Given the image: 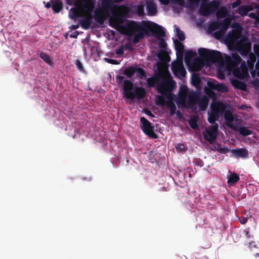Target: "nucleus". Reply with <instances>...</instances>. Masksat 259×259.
Returning <instances> with one entry per match:
<instances>
[{"mask_svg": "<svg viewBox=\"0 0 259 259\" xmlns=\"http://www.w3.org/2000/svg\"><path fill=\"white\" fill-rule=\"evenodd\" d=\"M225 42L228 45L234 48L242 56H247V63H242L239 67L241 59L237 54L233 53L230 57L219 51L205 48L199 49L198 53L206 59L207 66L210 68L213 65L215 66L218 78L224 79L231 75L238 79L247 78L249 76L248 70L253 67L255 62V59L251 52V42L240 32L233 31L228 33Z\"/></svg>", "mask_w": 259, "mask_h": 259, "instance_id": "1", "label": "nucleus"}, {"mask_svg": "<svg viewBox=\"0 0 259 259\" xmlns=\"http://www.w3.org/2000/svg\"><path fill=\"white\" fill-rule=\"evenodd\" d=\"M204 91L206 95L201 96L199 91L190 90L187 87L182 85L180 87L176 102L179 108L192 109H195L198 104L199 109L204 111L208 106L209 98H212L210 110L208 112V120L210 123H213L218 120L226 108L224 103L217 99L214 91L226 93L228 91V88L225 84L218 83L217 81H208Z\"/></svg>", "mask_w": 259, "mask_h": 259, "instance_id": "2", "label": "nucleus"}, {"mask_svg": "<svg viewBox=\"0 0 259 259\" xmlns=\"http://www.w3.org/2000/svg\"><path fill=\"white\" fill-rule=\"evenodd\" d=\"M110 25L121 33L130 36H134L133 42H138L149 32L155 35L157 43L162 51H164L166 44L163 37L165 36L164 28L157 24L149 22H136L126 20L124 17L118 15L109 19Z\"/></svg>", "mask_w": 259, "mask_h": 259, "instance_id": "3", "label": "nucleus"}, {"mask_svg": "<svg viewBox=\"0 0 259 259\" xmlns=\"http://www.w3.org/2000/svg\"><path fill=\"white\" fill-rule=\"evenodd\" d=\"M75 4L78 8H71L69 12V17L74 20L82 17L80 23L84 29L90 27L93 18L102 22L104 18L109 16L114 11L112 0H102L101 6L95 9L96 0H76Z\"/></svg>", "mask_w": 259, "mask_h": 259, "instance_id": "4", "label": "nucleus"}, {"mask_svg": "<svg viewBox=\"0 0 259 259\" xmlns=\"http://www.w3.org/2000/svg\"><path fill=\"white\" fill-rule=\"evenodd\" d=\"M136 67L131 66L127 68L123 74L119 75L117 77L118 83L122 85L123 95L130 100H133L137 98L141 99L146 95L145 90L142 87H137L134 89L133 82L128 79H126L124 75L129 78L132 77L136 72Z\"/></svg>", "mask_w": 259, "mask_h": 259, "instance_id": "5", "label": "nucleus"}, {"mask_svg": "<svg viewBox=\"0 0 259 259\" xmlns=\"http://www.w3.org/2000/svg\"><path fill=\"white\" fill-rule=\"evenodd\" d=\"M148 87H153L157 85V90L159 93L165 94L172 90L175 85V82L169 75L159 74L154 77H149L147 79Z\"/></svg>", "mask_w": 259, "mask_h": 259, "instance_id": "6", "label": "nucleus"}, {"mask_svg": "<svg viewBox=\"0 0 259 259\" xmlns=\"http://www.w3.org/2000/svg\"><path fill=\"white\" fill-rule=\"evenodd\" d=\"M228 28V24L226 21L222 22L213 21L208 25V29L213 32L214 36L217 38H222L224 36Z\"/></svg>", "mask_w": 259, "mask_h": 259, "instance_id": "7", "label": "nucleus"}, {"mask_svg": "<svg viewBox=\"0 0 259 259\" xmlns=\"http://www.w3.org/2000/svg\"><path fill=\"white\" fill-rule=\"evenodd\" d=\"M199 4V0H171V5L175 12H179L183 7L193 10L197 8Z\"/></svg>", "mask_w": 259, "mask_h": 259, "instance_id": "8", "label": "nucleus"}, {"mask_svg": "<svg viewBox=\"0 0 259 259\" xmlns=\"http://www.w3.org/2000/svg\"><path fill=\"white\" fill-rule=\"evenodd\" d=\"M219 6L220 3L216 1L203 2L200 6L199 12L202 16H208L215 13Z\"/></svg>", "mask_w": 259, "mask_h": 259, "instance_id": "9", "label": "nucleus"}, {"mask_svg": "<svg viewBox=\"0 0 259 259\" xmlns=\"http://www.w3.org/2000/svg\"><path fill=\"white\" fill-rule=\"evenodd\" d=\"M172 71L175 75L182 79L186 75V71L184 66L182 58L177 59L171 63Z\"/></svg>", "mask_w": 259, "mask_h": 259, "instance_id": "10", "label": "nucleus"}, {"mask_svg": "<svg viewBox=\"0 0 259 259\" xmlns=\"http://www.w3.org/2000/svg\"><path fill=\"white\" fill-rule=\"evenodd\" d=\"M196 52L190 50L187 52L185 55L186 61L196 66L198 69H201L204 65L203 62L199 57H196Z\"/></svg>", "mask_w": 259, "mask_h": 259, "instance_id": "11", "label": "nucleus"}, {"mask_svg": "<svg viewBox=\"0 0 259 259\" xmlns=\"http://www.w3.org/2000/svg\"><path fill=\"white\" fill-rule=\"evenodd\" d=\"M218 125H211L206 128L203 133L206 140L212 143L215 140L218 134Z\"/></svg>", "mask_w": 259, "mask_h": 259, "instance_id": "12", "label": "nucleus"}, {"mask_svg": "<svg viewBox=\"0 0 259 259\" xmlns=\"http://www.w3.org/2000/svg\"><path fill=\"white\" fill-rule=\"evenodd\" d=\"M141 126L143 132L149 136H151L153 132V127L150 122L144 117L140 119Z\"/></svg>", "mask_w": 259, "mask_h": 259, "instance_id": "13", "label": "nucleus"}, {"mask_svg": "<svg viewBox=\"0 0 259 259\" xmlns=\"http://www.w3.org/2000/svg\"><path fill=\"white\" fill-rule=\"evenodd\" d=\"M146 9L148 15L155 16L157 14V6L154 0L146 1Z\"/></svg>", "mask_w": 259, "mask_h": 259, "instance_id": "14", "label": "nucleus"}, {"mask_svg": "<svg viewBox=\"0 0 259 259\" xmlns=\"http://www.w3.org/2000/svg\"><path fill=\"white\" fill-rule=\"evenodd\" d=\"M224 104L225 105V106H226V105L224 103ZM226 107L227 106H226ZM226 109L224 110L223 113H222V114L221 115H220L219 116V117L220 116H222L223 115V114H224V117H225V119L226 121V122H227V125L230 127V128H232V126L233 125H236V120H234V116L232 114V113L229 111H225Z\"/></svg>", "mask_w": 259, "mask_h": 259, "instance_id": "15", "label": "nucleus"}, {"mask_svg": "<svg viewBox=\"0 0 259 259\" xmlns=\"http://www.w3.org/2000/svg\"><path fill=\"white\" fill-rule=\"evenodd\" d=\"M173 41L178 58H182L184 49V45L180 40L177 39L173 38Z\"/></svg>", "mask_w": 259, "mask_h": 259, "instance_id": "16", "label": "nucleus"}, {"mask_svg": "<svg viewBox=\"0 0 259 259\" xmlns=\"http://www.w3.org/2000/svg\"><path fill=\"white\" fill-rule=\"evenodd\" d=\"M236 125H233L232 128L235 130H238L239 134L242 136H248L251 134L250 130L248 129L246 127L241 126L238 123V120L236 121Z\"/></svg>", "mask_w": 259, "mask_h": 259, "instance_id": "17", "label": "nucleus"}, {"mask_svg": "<svg viewBox=\"0 0 259 259\" xmlns=\"http://www.w3.org/2000/svg\"><path fill=\"white\" fill-rule=\"evenodd\" d=\"M227 183L229 186L236 184L240 179L239 176L236 173L229 171L227 175Z\"/></svg>", "mask_w": 259, "mask_h": 259, "instance_id": "18", "label": "nucleus"}, {"mask_svg": "<svg viewBox=\"0 0 259 259\" xmlns=\"http://www.w3.org/2000/svg\"><path fill=\"white\" fill-rule=\"evenodd\" d=\"M254 7L250 5H244L239 7L237 12L241 16H245L248 15L249 11H252Z\"/></svg>", "mask_w": 259, "mask_h": 259, "instance_id": "19", "label": "nucleus"}, {"mask_svg": "<svg viewBox=\"0 0 259 259\" xmlns=\"http://www.w3.org/2000/svg\"><path fill=\"white\" fill-rule=\"evenodd\" d=\"M231 153L236 157L246 158L247 157L248 152L245 149H235L231 150Z\"/></svg>", "mask_w": 259, "mask_h": 259, "instance_id": "20", "label": "nucleus"}, {"mask_svg": "<svg viewBox=\"0 0 259 259\" xmlns=\"http://www.w3.org/2000/svg\"><path fill=\"white\" fill-rule=\"evenodd\" d=\"M52 8L55 13H59L62 9L63 4L61 0H51Z\"/></svg>", "mask_w": 259, "mask_h": 259, "instance_id": "21", "label": "nucleus"}, {"mask_svg": "<svg viewBox=\"0 0 259 259\" xmlns=\"http://www.w3.org/2000/svg\"><path fill=\"white\" fill-rule=\"evenodd\" d=\"M232 84L235 88L239 89L242 91L246 90V85L242 81L234 80L232 81Z\"/></svg>", "mask_w": 259, "mask_h": 259, "instance_id": "22", "label": "nucleus"}, {"mask_svg": "<svg viewBox=\"0 0 259 259\" xmlns=\"http://www.w3.org/2000/svg\"><path fill=\"white\" fill-rule=\"evenodd\" d=\"M175 33L178 37L179 40L182 41L185 39V34L176 25H174Z\"/></svg>", "mask_w": 259, "mask_h": 259, "instance_id": "23", "label": "nucleus"}, {"mask_svg": "<svg viewBox=\"0 0 259 259\" xmlns=\"http://www.w3.org/2000/svg\"><path fill=\"white\" fill-rule=\"evenodd\" d=\"M136 70L135 74L137 77L143 79L146 77L145 71L142 68L136 67Z\"/></svg>", "mask_w": 259, "mask_h": 259, "instance_id": "24", "label": "nucleus"}, {"mask_svg": "<svg viewBox=\"0 0 259 259\" xmlns=\"http://www.w3.org/2000/svg\"><path fill=\"white\" fill-rule=\"evenodd\" d=\"M40 57L47 64L51 65L52 63V59L46 53L42 52L40 54Z\"/></svg>", "mask_w": 259, "mask_h": 259, "instance_id": "25", "label": "nucleus"}, {"mask_svg": "<svg viewBox=\"0 0 259 259\" xmlns=\"http://www.w3.org/2000/svg\"><path fill=\"white\" fill-rule=\"evenodd\" d=\"M228 12L226 8H221L217 13V16L219 18L225 17L227 15Z\"/></svg>", "mask_w": 259, "mask_h": 259, "instance_id": "26", "label": "nucleus"}, {"mask_svg": "<svg viewBox=\"0 0 259 259\" xmlns=\"http://www.w3.org/2000/svg\"><path fill=\"white\" fill-rule=\"evenodd\" d=\"M191 82L194 86L198 87L200 83V80L198 76L194 75L192 76Z\"/></svg>", "mask_w": 259, "mask_h": 259, "instance_id": "27", "label": "nucleus"}, {"mask_svg": "<svg viewBox=\"0 0 259 259\" xmlns=\"http://www.w3.org/2000/svg\"><path fill=\"white\" fill-rule=\"evenodd\" d=\"M75 64L76 66L77 69L79 70L80 72L82 73H85V71L83 68V65L81 61L79 59H76L75 62Z\"/></svg>", "mask_w": 259, "mask_h": 259, "instance_id": "28", "label": "nucleus"}, {"mask_svg": "<svg viewBox=\"0 0 259 259\" xmlns=\"http://www.w3.org/2000/svg\"><path fill=\"white\" fill-rule=\"evenodd\" d=\"M189 123L193 129H196L198 126L197 120L195 118H191L189 121Z\"/></svg>", "mask_w": 259, "mask_h": 259, "instance_id": "29", "label": "nucleus"}, {"mask_svg": "<svg viewBox=\"0 0 259 259\" xmlns=\"http://www.w3.org/2000/svg\"><path fill=\"white\" fill-rule=\"evenodd\" d=\"M250 73L253 77H254L256 74L259 76V61H257L255 65V69L251 71Z\"/></svg>", "mask_w": 259, "mask_h": 259, "instance_id": "30", "label": "nucleus"}, {"mask_svg": "<svg viewBox=\"0 0 259 259\" xmlns=\"http://www.w3.org/2000/svg\"><path fill=\"white\" fill-rule=\"evenodd\" d=\"M136 12L139 16H142L144 14V7L142 5H139L136 8Z\"/></svg>", "mask_w": 259, "mask_h": 259, "instance_id": "31", "label": "nucleus"}, {"mask_svg": "<svg viewBox=\"0 0 259 259\" xmlns=\"http://www.w3.org/2000/svg\"><path fill=\"white\" fill-rule=\"evenodd\" d=\"M123 50L124 49L123 46L118 48L115 53L116 58H120L122 56L124 53Z\"/></svg>", "mask_w": 259, "mask_h": 259, "instance_id": "32", "label": "nucleus"}, {"mask_svg": "<svg viewBox=\"0 0 259 259\" xmlns=\"http://www.w3.org/2000/svg\"><path fill=\"white\" fill-rule=\"evenodd\" d=\"M168 108L169 109V112H170V115H171V116L174 115L176 113V110H177L176 107L175 105L174 104V103H170L169 105Z\"/></svg>", "mask_w": 259, "mask_h": 259, "instance_id": "33", "label": "nucleus"}, {"mask_svg": "<svg viewBox=\"0 0 259 259\" xmlns=\"http://www.w3.org/2000/svg\"><path fill=\"white\" fill-rule=\"evenodd\" d=\"M104 59L106 62L112 64H119L121 61V60H117L107 58H105Z\"/></svg>", "mask_w": 259, "mask_h": 259, "instance_id": "34", "label": "nucleus"}, {"mask_svg": "<svg viewBox=\"0 0 259 259\" xmlns=\"http://www.w3.org/2000/svg\"><path fill=\"white\" fill-rule=\"evenodd\" d=\"M248 16L250 18L254 19V20H255L254 21V24L255 25L258 24V16H257V14H256L255 13L252 12V13H250L248 15Z\"/></svg>", "mask_w": 259, "mask_h": 259, "instance_id": "35", "label": "nucleus"}, {"mask_svg": "<svg viewBox=\"0 0 259 259\" xmlns=\"http://www.w3.org/2000/svg\"><path fill=\"white\" fill-rule=\"evenodd\" d=\"M240 4V0H236L235 2L232 3V7L233 9L237 8Z\"/></svg>", "mask_w": 259, "mask_h": 259, "instance_id": "36", "label": "nucleus"}, {"mask_svg": "<svg viewBox=\"0 0 259 259\" xmlns=\"http://www.w3.org/2000/svg\"><path fill=\"white\" fill-rule=\"evenodd\" d=\"M249 247L252 250L253 248H257V245L254 242H251L249 244Z\"/></svg>", "mask_w": 259, "mask_h": 259, "instance_id": "37", "label": "nucleus"}, {"mask_svg": "<svg viewBox=\"0 0 259 259\" xmlns=\"http://www.w3.org/2000/svg\"><path fill=\"white\" fill-rule=\"evenodd\" d=\"M176 147L177 150H179L180 151H182L184 149L185 146L182 144H178L177 145Z\"/></svg>", "mask_w": 259, "mask_h": 259, "instance_id": "38", "label": "nucleus"}, {"mask_svg": "<svg viewBox=\"0 0 259 259\" xmlns=\"http://www.w3.org/2000/svg\"><path fill=\"white\" fill-rule=\"evenodd\" d=\"M247 221H248V219L246 217H242L241 219H240V220H239L240 223L241 224H246V222H247Z\"/></svg>", "mask_w": 259, "mask_h": 259, "instance_id": "39", "label": "nucleus"}, {"mask_svg": "<svg viewBox=\"0 0 259 259\" xmlns=\"http://www.w3.org/2000/svg\"><path fill=\"white\" fill-rule=\"evenodd\" d=\"M158 1L161 4L164 5H167L170 3V2H171L170 0H158Z\"/></svg>", "mask_w": 259, "mask_h": 259, "instance_id": "40", "label": "nucleus"}, {"mask_svg": "<svg viewBox=\"0 0 259 259\" xmlns=\"http://www.w3.org/2000/svg\"><path fill=\"white\" fill-rule=\"evenodd\" d=\"M123 49H125L128 50H131L132 49V47L130 44H125L124 46H123Z\"/></svg>", "mask_w": 259, "mask_h": 259, "instance_id": "41", "label": "nucleus"}, {"mask_svg": "<svg viewBox=\"0 0 259 259\" xmlns=\"http://www.w3.org/2000/svg\"><path fill=\"white\" fill-rule=\"evenodd\" d=\"M244 233L245 234L246 238H249L250 235L249 234V229H246L243 231Z\"/></svg>", "mask_w": 259, "mask_h": 259, "instance_id": "42", "label": "nucleus"}, {"mask_svg": "<svg viewBox=\"0 0 259 259\" xmlns=\"http://www.w3.org/2000/svg\"><path fill=\"white\" fill-rule=\"evenodd\" d=\"M254 9L257 10V16H258V24H259V4L255 5Z\"/></svg>", "mask_w": 259, "mask_h": 259, "instance_id": "43", "label": "nucleus"}, {"mask_svg": "<svg viewBox=\"0 0 259 259\" xmlns=\"http://www.w3.org/2000/svg\"><path fill=\"white\" fill-rule=\"evenodd\" d=\"M252 84L255 87H257L259 86V80L257 79L252 82Z\"/></svg>", "mask_w": 259, "mask_h": 259, "instance_id": "44", "label": "nucleus"}, {"mask_svg": "<svg viewBox=\"0 0 259 259\" xmlns=\"http://www.w3.org/2000/svg\"><path fill=\"white\" fill-rule=\"evenodd\" d=\"M176 114L178 118H181L182 117V114H181V112L179 111H176Z\"/></svg>", "mask_w": 259, "mask_h": 259, "instance_id": "45", "label": "nucleus"}, {"mask_svg": "<svg viewBox=\"0 0 259 259\" xmlns=\"http://www.w3.org/2000/svg\"><path fill=\"white\" fill-rule=\"evenodd\" d=\"M78 35V33L76 32H74L73 34H70V37L72 38H76Z\"/></svg>", "mask_w": 259, "mask_h": 259, "instance_id": "46", "label": "nucleus"}, {"mask_svg": "<svg viewBox=\"0 0 259 259\" xmlns=\"http://www.w3.org/2000/svg\"><path fill=\"white\" fill-rule=\"evenodd\" d=\"M46 7L47 8H50L52 7V3H51V2H48L46 5H45Z\"/></svg>", "mask_w": 259, "mask_h": 259, "instance_id": "47", "label": "nucleus"}, {"mask_svg": "<svg viewBox=\"0 0 259 259\" xmlns=\"http://www.w3.org/2000/svg\"><path fill=\"white\" fill-rule=\"evenodd\" d=\"M78 27V25H72L71 26V28L73 29H77V28Z\"/></svg>", "mask_w": 259, "mask_h": 259, "instance_id": "48", "label": "nucleus"}, {"mask_svg": "<svg viewBox=\"0 0 259 259\" xmlns=\"http://www.w3.org/2000/svg\"><path fill=\"white\" fill-rule=\"evenodd\" d=\"M235 25L238 26L240 30L242 29V27H241L239 24L236 23Z\"/></svg>", "mask_w": 259, "mask_h": 259, "instance_id": "49", "label": "nucleus"}, {"mask_svg": "<svg viewBox=\"0 0 259 259\" xmlns=\"http://www.w3.org/2000/svg\"><path fill=\"white\" fill-rule=\"evenodd\" d=\"M124 0H113V1L115 3H119L123 2Z\"/></svg>", "mask_w": 259, "mask_h": 259, "instance_id": "50", "label": "nucleus"}, {"mask_svg": "<svg viewBox=\"0 0 259 259\" xmlns=\"http://www.w3.org/2000/svg\"><path fill=\"white\" fill-rule=\"evenodd\" d=\"M256 55L259 57V52H257L256 50H254Z\"/></svg>", "mask_w": 259, "mask_h": 259, "instance_id": "51", "label": "nucleus"}, {"mask_svg": "<svg viewBox=\"0 0 259 259\" xmlns=\"http://www.w3.org/2000/svg\"><path fill=\"white\" fill-rule=\"evenodd\" d=\"M255 257H259V253H256L254 254Z\"/></svg>", "mask_w": 259, "mask_h": 259, "instance_id": "52", "label": "nucleus"}, {"mask_svg": "<svg viewBox=\"0 0 259 259\" xmlns=\"http://www.w3.org/2000/svg\"><path fill=\"white\" fill-rule=\"evenodd\" d=\"M199 164H200V165L201 166H203V164H202V162L201 161H200V163H199Z\"/></svg>", "mask_w": 259, "mask_h": 259, "instance_id": "53", "label": "nucleus"}]
</instances>
